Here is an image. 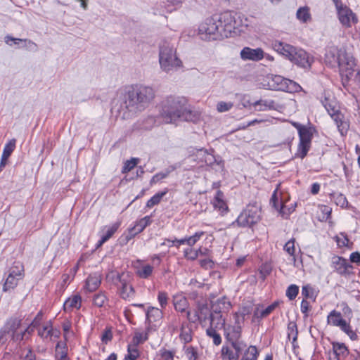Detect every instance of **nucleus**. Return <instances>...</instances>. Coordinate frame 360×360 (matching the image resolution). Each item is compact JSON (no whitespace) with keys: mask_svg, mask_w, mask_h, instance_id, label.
Listing matches in <instances>:
<instances>
[{"mask_svg":"<svg viewBox=\"0 0 360 360\" xmlns=\"http://www.w3.org/2000/svg\"><path fill=\"white\" fill-rule=\"evenodd\" d=\"M160 115L167 124H176L179 121L196 122L200 117L198 112L192 110L186 97L175 95L162 100Z\"/></svg>","mask_w":360,"mask_h":360,"instance_id":"obj_1","label":"nucleus"},{"mask_svg":"<svg viewBox=\"0 0 360 360\" xmlns=\"http://www.w3.org/2000/svg\"><path fill=\"white\" fill-rule=\"evenodd\" d=\"M236 27L235 17L226 11L207 18L199 27V34L204 40H217L231 37Z\"/></svg>","mask_w":360,"mask_h":360,"instance_id":"obj_2","label":"nucleus"},{"mask_svg":"<svg viewBox=\"0 0 360 360\" xmlns=\"http://www.w3.org/2000/svg\"><path fill=\"white\" fill-rule=\"evenodd\" d=\"M155 96V91L151 86L131 85L127 88L124 95V105L129 112H142L149 106Z\"/></svg>","mask_w":360,"mask_h":360,"instance_id":"obj_3","label":"nucleus"},{"mask_svg":"<svg viewBox=\"0 0 360 360\" xmlns=\"http://www.w3.org/2000/svg\"><path fill=\"white\" fill-rule=\"evenodd\" d=\"M325 63L330 68H338L342 77L349 80L354 75L355 70V60L343 49L335 46H331L326 50L325 54Z\"/></svg>","mask_w":360,"mask_h":360,"instance_id":"obj_4","label":"nucleus"},{"mask_svg":"<svg viewBox=\"0 0 360 360\" xmlns=\"http://www.w3.org/2000/svg\"><path fill=\"white\" fill-rule=\"evenodd\" d=\"M273 49L279 54L284 56L293 63L303 68H309L314 61L308 53L290 44L278 40L272 42Z\"/></svg>","mask_w":360,"mask_h":360,"instance_id":"obj_5","label":"nucleus"},{"mask_svg":"<svg viewBox=\"0 0 360 360\" xmlns=\"http://www.w3.org/2000/svg\"><path fill=\"white\" fill-rule=\"evenodd\" d=\"M159 63L161 69L165 72L176 70L182 66V61L177 57L174 45L164 40L160 45Z\"/></svg>","mask_w":360,"mask_h":360,"instance_id":"obj_6","label":"nucleus"},{"mask_svg":"<svg viewBox=\"0 0 360 360\" xmlns=\"http://www.w3.org/2000/svg\"><path fill=\"white\" fill-rule=\"evenodd\" d=\"M261 219V210L255 205H248L239 214L233 226L236 224L239 227H252L257 224Z\"/></svg>","mask_w":360,"mask_h":360,"instance_id":"obj_7","label":"nucleus"},{"mask_svg":"<svg viewBox=\"0 0 360 360\" xmlns=\"http://www.w3.org/2000/svg\"><path fill=\"white\" fill-rule=\"evenodd\" d=\"M327 323L328 325L340 328L352 340H356L358 339V335L352 330L349 322L343 319L340 311L335 309L332 310L327 316Z\"/></svg>","mask_w":360,"mask_h":360,"instance_id":"obj_8","label":"nucleus"},{"mask_svg":"<svg viewBox=\"0 0 360 360\" xmlns=\"http://www.w3.org/2000/svg\"><path fill=\"white\" fill-rule=\"evenodd\" d=\"M315 132L316 130L312 126H308L305 129L300 131L298 134L300 141L295 153L296 157L304 159L307 156L311 148L313 135Z\"/></svg>","mask_w":360,"mask_h":360,"instance_id":"obj_9","label":"nucleus"},{"mask_svg":"<svg viewBox=\"0 0 360 360\" xmlns=\"http://www.w3.org/2000/svg\"><path fill=\"white\" fill-rule=\"evenodd\" d=\"M247 345L224 343L220 352L221 360H238Z\"/></svg>","mask_w":360,"mask_h":360,"instance_id":"obj_10","label":"nucleus"},{"mask_svg":"<svg viewBox=\"0 0 360 360\" xmlns=\"http://www.w3.org/2000/svg\"><path fill=\"white\" fill-rule=\"evenodd\" d=\"M332 266L338 274L349 278L354 274L353 265L348 262L347 259L340 256H334L332 258Z\"/></svg>","mask_w":360,"mask_h":360,"instance_id":"obj_11","label":"nucleus"},{"mask_svg":"<svg viewBox=\"0 0 360 360\" xmlns=\"http://www.w3.org/2000/svg\"><path fill=\"white\" fill-rule=\"evenodd\" d=\"M224 343L237 344L240 345H247L246 343L241 340L242 327L241 326L227 325L224 327Z\"/></svg>","mask_w":360,"mask_h":360,"instance_id":"obj_12","label":"nucleus"},{"mask_svg":"<svg viewBox=\"0 0 360 360\" xmlns=\"http://www.w3.org/2000/svg\"><path fill=\"white\" fill-rule=\"evenodd\" d=\"M338 15L340 23L346 27H350L357 22V17L352 11L347 6H343L337 9Z\"/></svg>","mask_w":360,"mask_h":360,"instance_id":"obj_13","label":"nucleus"},{"mask_svg":"<svg viewBox=\"0 0 360 360\" xmlns=\"http://www.w3.org/2000/svg\"><path fill=\"white\" fill-rule=\"evenodd\" d=\"M331 345L334 356L329 360H345L348 356L349 350L345 343L333 342Z\"/></svg>","mask_w":360,"mask_h":360,"instance_id":"obj_14","label":"nucleus"},{"mask_svg":"<svg viewBox=\"0 0 360 360\" xmlns=\"http://www.w3.org/2000/svg\"><path fill=\"white\" fill-rule=\"evenodd\" d=\"M240 57L244 60L258 61L264 58V51L260 48L253 49L250 47H244L240 51Z\"/></svg>","mask_w":360,"mask_h":360,"instance_id":"obj_15","label":"nucleus"},{"mask_svg":"<svg viewBox=\"0 0 360 360\" xmlns=\"http://www.w3.org/2000/svg\"><path fill=\"white\" fill-rule=\"evenodd\" d=\"M231 308V302L226 297H223L212 303L210 311L216 314H227Z\"/></svg>","mask_w":360,"mask_h":360,"instance_id":"obj_16","label":"nucleus"},{"mask_svg":"<svg viewBox=\"0 0 360 360\" xmlns=\"http://www.w3.org/2000/svg\"><path fill=\"white\" fill-rule=\"evenodd\" d=\"M122 275L119 273L116 274L114 278L115 282H119L121 284L120 296L122 299L127 300L134 294V290L131 285L128 284L122 278Z\"/></svg>","mask_w":360,"mask_h":360,"instance_id":"obj_17","label":"nucleus"},{"mask_svg":"<svg viewBox=\"0 0 360 360\" xmlns=\"http://www.w3.org/2000/svg\"><path fill=\"white\" fill-rule=\"evenodd\" d=\"M172 302L174 309L177 312L186 314L189 310V302L186 297L181 294L174 295Z\"/></svg>","mask_w":360,"mask_h":360,"instance_id":"obj_18","label":"nucleus"},{"mask_svg":"<svg viewBox=\"0 0 360 360\" xmlns=\"http://www.w3.org/2000/svg\"><path fill=\"white\" fill-rule=\"evenodd\" d=\"M151 222L152 220L150 216H146L137 221L135 225L129 229V236H127V238H131L138 233L142 232L146 226L151 224Z\"/></svg>","mask_w":360,"mask_h":360,"instance_id":"obj_19","label":"nucleus"},{"mask_svg":"<svg viewBox=\"0 0 360 360\" xmlns=\"http://www.w3.org/2000/svg\"><path fill=\"white\" fill-rule=\"evenodd\" d=\"M101 283V275L98 273L90 274L86 280L85 287L89 292L97 290Z\"/></svg>","mask_w":360,"mask_h":360,"instance_id":"obj_20","label":"nucleus"},{"mask_svg":"<svg viewBox=\"0 0 360 360\" xmlns=\"http://www.w3.org/2000/svg\"><path fill=\"white\" fill-rule=\"evenodd\" d=\"M15 148V139H11L7 143L4 148L1 162H0V170H1L6 165L7 160L9 156L11 155Z\"/></svg>","mask_w":360,"mask_h":360,"instance_id":"obj_21","label":"nucleus"},{"mask_svg":"<svg viewBox=\"0 0 360 360\" xmlns=\"http://www.w3.org/2000/svg\"><path fill=\"white\" fill-rule=\"evenodd\" d=\"M4 40H5V42L10 46L12 45L11 44H10V41H13L14 44H18L19 42H24L25 44L23 46V47L26 48L27 50L32 51H37V45L34 42H33L29 39H18V38H14L10 35H7L5 37Z\"/></svg>","mask_w":360,"mask_h":360,"instance_id":"obj_22","label":"nucleus"},{"mask_svg":"<svg viewBox=\"0 0 360 360\" xmlns=\"http://www.w3.org/2000/svg\"><path fill=\"white\" fill-rule=\"evenodd\" d=\"M224 197L223 192L218 190L213 200L214 207L221 213H224L228 210V206L224 200Z\"/></svg>","mask_w":360,"mask_h":360,"instance_id":"obj_23","label":"nucleus"},{"mask_svg":"<svg viewBox=\"0 0 360 360\" xmlns=\"http://www.w3.org/2000/svg\"><path fill=\"white\" fill-rule=\"evenodd\" d=\"M278 305V302H274L264 309H260L259 306L255 308L253 313L254 319H261L269 315Z\"/></svg>","mask_w":360,"mask_h":360,"instance_id":"obj_24","label":"nucleus"},{"mask_svg":"<svg viewBox=\"0 0 360 360\" xmlns=\"http://www.w3.org/2000/svg\"><path fill=\"white\" fill-rule=\"evenodd\" d=\"M20 326L21 319L16 317H11L6 321L2 329L9 335L18 331Z\"/></svg>","mask_w":360,"mask_h":360,"instance_id":"obj_25","label":"nucleus"},{"mask_svg":"<svg viewBox=\"0 0 360 360\" xmlns=\"http://www.w3.org/2000/svg\"><path fill=\"white\" fill-rule=\"evenodd\" d=\"M330 117L335 122L340 132L343 134L346 132L349 128L348 123L344 120V115L340 112V110L335 112L334 115H331Z\"/></svg>","mask_w":360,"mask_h":360,"instance_id":"obj_26","label":"nucleus"},{"mask_svg":"<svg viewBox=\"0 0 360 360\" xmlns=\"http://www.w3.org/2000/svg\"><path fill=\"white\" fill-rule=\"evenodd\" d=\"M82 304V297L79 295H75L69 297L63 304V309L65 311H69L74 308L79 309Z\"/></svg>","mask_w":360,"mask_h":360,"instance_id":"obj_27","label":"nucleus"},{"mask_svg":"<svg viewBox=\"0 0 360 360\" xmlns=\"http://www.w3.org/2000/svg\"><path fill=\"white\" fill-rule=\"evenodd\" d=\"M162 312L160 309L156 307H150L146 311V323L149 325L155 321L161 319Z\"/></svg>","mask_w":360,"mask_h":360,"instance_id":"obj_28","label":"nucleus"},{"mask_svg":"<svg viewBox=\"0 0 360 360\" xmlns=\"http://www.w3.org/2000/svg\"><path fill=\"white\" fill-rule=\"evenodd\" d=\"M179 338L184 343H188L192 340V330L189 328L188 323H182Z\"/></svg>","mask_w":360,"mask_h":360,"instance_id":"obj_29","label":"nucleus"},{"mask_svg":"<svg viewBox=\"0 0 360 360\" xmlns=\"http://www.w3.org/2000/svg\"><path fill=\"white\" fill-rule=\"evenodd\" d=\"M287 78L280 75H274L272 77L271 86L278 91H284L286 84Z\"/></svg>","mask_w":360,"mask_h":360,"instance_id":"obj_30","label":"nucleus"},{"mask_svg":"<svg viewBox=\"0 0 360 360\" xmlns=\"http://www.w3.org/2000/svg\"><path fill=\"white\" fill-rule=\"evenodd\" d=\"M224 314H222V313L216 314V313H214L212 311H210V326H212L214 324H216V327H217L218 326L224 327L226 319L224 316Z\"/></svg>","mask_w":360,"mask_h":360,"instance_id":"obj_31","label":"nucleus"},{"mask_svg":"<svg viewBox=\"0 0 360 360\" xmlns=\"http://www.w3.org/2000/svg\"><path fill=\"white\" fill-rule=\"evenodd\" d=\"M120 226V222H116V223L113 224L111 226H109V227L105 226L102 229V232H103V234L101 236L103 237V240L108 241L114 235V233L117 231Z\"/></svg>","mask_w":360,"mask_h":360,"instance_id":"obj_32","label":"nucleus"},{"mask_svg":"<svg viewBox=\"0 0 360 360\" xmlns=\"http://www.w3.org/2000/svg\"><path fill=\"white\" fill-rule=\"evenodd\" d=\"M297 336H298V330H297V324L294 321H290L288 324V338L289 340H290V338H292V343L294 347H295V342L297 340Z\"/></svg>","mask_w":360,"mask_h":360,"instance_id":"obj_33","label":"nucleus"},{"mask_svg":"<svg viewBox=\"0 0 360 360\" xmlns=\"http://www.w3.org/2000/svg\"><path fill=\"white\" fill-rule=\"evenodd\" d=\"M259 352L257 347L253 345H250L245 351L241 360H257Z\"/></svg>","mask_w":360,"mask_h":360,"instance_id":"obj_34","label":"nucleus"},{"mask_svg":"<svg viewBox=\"0 0 360 360\" xmlns=\"http://www.w3.org/2000/svg\"><path fill=\"white\" fill-rule=\"evenodd\" d=\"M56 354L59 360H69L65 343L58 342L56 347Z\"/></svg>","mask_w":360,"mask_h":360,"instance_id":"obj_35","label":"nucleus"},{"mask_svg":"<svg viewBox=\"0 0 360 360\" xmlns=\"http://www.w3.org/2000/svg\"><path fill=\"white\" fill-rule=\"evenodd\" d=\"M297 18L302 22H307L311 20V14L308 7L300 8L296 13Z\"/></svg>","mask_w":360,"mask_h":360,"instance_id":"obj_36","label":"nucleus"},{"mask_svg":"<svg viewBox=\"0 0 360 360\" xmlns=\"http://www.w3.org/2000/svg\"><path fill=\"white\" fill-rule=\"evenodd\" d=\"M168 190L167 188H165V191L159 192L154 195L151 198H150L147 203L146 206L148 207H153V206L159 204L162 200V198L167 193Z\"/></svg>","mask_w":360,"mask_h":360,"instance_id":"obj_37","label":"nucleus"},{"mask_svg":"<svg viewBox=\"0 0 360 360\" xmlns=\"http://www.w3.org/2000/svg\"><path fill=\"white\" fill-rule=\"evenodd\" d=\"M18 278H16L13 274H9L3 286V290L6 292L13 289L18 285Z\"/></svg>","mask_w":360,"mask_h":360,"instance_id":"obj_38","label":"nucleus"},{"mask_svg":"<svg viewBox=\"0 0 360 360\" xmlns=\"http://www.w3.org/2000/svg\"><path fill=\"white\" fill-rule=\"evenodd\" d=\"M174 170V167L167 169L165 172H161L155 174L150 181V184H155L162 179L167 178L169 174Z\"/></svg>","mask_w":360,"mask_h":360,"instance_id":"obj_39","label":"nucleus"},{"mask_svg":"<svg viewBox=\"0 0 360 360\" xmlns=\"http://www.w3.org/2000/svg\"><path fill=\"white\" fill-rule=\"evenodd\" d=\"M206 334L208 337L212 338L214 345L218 346L221 343V335L216 331L213 326H210L208 328H207Z\"/></svg>","mask_w":360,"mask_h":360,"instance_id":"obj_40","label":"nucleus"},{"mask_svg":"<svg viewBox=\"0 0 360 360\" xmlns=\"http://www.w3.org/2000/svg\"><path fill=\"white\" fill-rule=\"evenodd\" d=\"M322 103L330 115H334L335 112L339 110L335 102L330 101L327 98H326L324 101H322Z\"/></svg>","mask_w":360,"mask_h":360,"instance_id":"obj_41","label":"nucleus"},{"mask_svg":"<svg viewBox=\"0 0 360 360\" xmlns=\"http://www.w3.org/2000/svg\"><path fill=\"white\" fill-rule=\"evenodd\" d=\"M107 300L108 298L106 295L103 292H100L94 296L93 303L98 307H102L105 305Z\"/></svg>","mask_w":360,"mask_h":360,"instance_id":"obj_42","label":"nucleus"},{"mask_svg":"<svg viewBox=\"0 0 360 360\" xmlns=\"http://www.w3.org/2000/svg\"><path fill=\"white\" fill-rule=\"evenodd\" d=\"M153 271V267L147 264L138 269L136 274L141 278H148L152 274Z\"/></svg>","mask_w":360,"mask_h":360,"instance_id":"obj_43","label":"nucleus"},{"mask_svg":"<svg viewBox=\"0 0 360 360\" xmlns=\"http://www.w3.org/2000/svg\"><path fill=\"white\" fill-rule=\"evenodd\" d=\"M139 162V159L136 158H132L130 160H127L124 162V165L122 167V173H123V174L128 173L129 172H130L131 169H133L136 166V165L138 164Z\"/></svg>","mask_w":360,"mask_h":360,"instance_id":"obj_44","label":"nucleus"},{"mask_svg":"<svg viewBox=\"0 0 360 360\" xmlns=\"http://www.w3.org/2000/svg\"><path fill=\"white\" fill-rule=\"evenodd\" d=\"M285 86H285L283 91L298 92L302 89V87L300 84L289 79H287Z\"/></svg>","mask_w":360,"mask_h":360,"instance_id":"obj_45","label":"nucleus"},{"mask_svg":"<svg viewBox=\"0 0 360 360\" xmlns=\"http://www.w3.org/2000/svg\"><path fill=\"white\" fill-rule=\"evenodd\" d=\"M302 295L304 297L305 300L309 298L315 301V299L316 297L314 289L309 285H304L302 287Z\"/></svg>","mask_w":360,"mask_h":360,"instance_id":"obj_46","label":"nucleus"},{"mask_svg":"<svg viewBox=\"0 0 360 360\" xmlns=\"http://www.w3.org/2000/svg\"><path fill=\"white\" fill-rule=\"evenodd\" d=\"M185 354L188 360H197L199 357L198 349L193 346L185 347Z\"/></svg>","mask_w":360,"mask_h":360,"instance_id":"obj_47","label":"nucleus"},{"mask_svg":"<svg viewBox=\"0 0 360 360\" xmlns=\"http://www.w3.org/2000/svg\"><path fill=\"white\" fill-rule=\"evenodd\" d=\"M299 292V287L297 285L292 284L288 286L286 290V296L290 300H294Z\"/></svg>","mask_w":360,"mask_h":360,"instance_id":"obj_48","label":"nucleus"},{"mask_svg":"<svg viewBox=\"0 0 360 360\" xmlns=\"http://www.w3.org/2000/svg\"><path fill=\"white\" fill-rule=\"evenodd\" d=\"M148 340V334L142 333L139 332H136L133 338H132V344L138 346L140 344L143 343L145 341Z\"/></svg>","mask_w":360,"mask_h":360,"instance_id":"obj_49","label":"nucleus"},{"mask_svg":"<svg viewBox=\"0 0 360 360\" xmlns=\"http://www.w3.org/2000/svg\"><path fill=\"white\" fill-rule=\"evenodd\" d=\"M186 316L187 320L189 323H195L196 322L202 323V316L199 314L198 311H195V312L192 314L191 311L188 310L186 313Z\"/></svg>","mask_w":360,"mask_h":360,"instance_id":"obj_50","label":"nucleus"},{"mask_svg":"<svg viewBox=\"0 0 360 360\" xmlns=\"http://www.w3.org/2000/svg\"><path fill=\"white\" fill-rule=\"evenodd\" d=\"M204 235V232L203 231H199V232H196L194 235L191 236H189V237H186V243L192 247L193 245H194L199 240L200 238Z\"/></svg>","mask_w":360,"mask_h":360,"instance_id":"obj_51","label":"nucleus"},{"mask_svg":"<svg viewBox=\"0 0 360 360\" xmlns=\"http://www.w3.org/2000/svg\"><path fill=\"white\" fill-rule=\"evenodd\" d=\"M195 311H198L199 314L202 316V320L203 321H205L207 319V316L210 311L207 304L203 303H198Z\"/></svg>","mask_w":360,"mask_h":360,"instance_id":"obj_52","label":"nucleus"},{"mask_svg":"<svg viewBox=\"0 0 360 360\" xmlns=\"http://www.w3.org/2000/svg\"><path fill=\"white\" fill-rule=\"evenodd\" d=\"M39 335L42 338H48L49 336L53 335V332L51 323L46 325L39 330Z\"/></svg>","mask_w":360,"mask_h":360,"instance_id":"obj_53","label":"nucleus"},{"mask_svg":"<svg viewBox=\"0 0 360 360\" xmlns=\"http://www.w3.org/2000/svg\"><path fill=\"white\" fill-rule=\"evenodd\" d=\"M22 271H23V266L19 262H14L13 266L11 268L9 274H13L17 278V276L21 278Z\"/></svg>","mask_w":360,"mask_h":360,"instance_id":"obj_54","label":"nucleus"},{"mask_svg":"<svg viewBox=\"0 0 360 360\" xmlns=\"http://www.w3.org/2000/svg\"><path fill=\"white\" fill-rule=\"evenodd\" d=\"M200 152H203L204 162L207 165H212L215 162V157L209 153L206 150L201 149Z\"/></svg>","mask_w":360,"mask_h":360,"instance_id":"obj_55","label":"nucleus"},{"mask_svg":"<svg viewBox=\"0 0 360 360\" xmlns=\"http://www.w3.org/2000/svg\"><path fill=\"white\" fill-rule=\"evenodd\" d=\"M175 352L162 348L160 350V355L162 360H174Z\"/></svg>","mask_w":360,"mask_h":360,"instance_id":"obj_56","label":"nucleus"},{"mask_svg":"<svg viewBox=\"0 0 360 360\" xmlns=\"http://www.w3.org/2000/svg\"><path fill=\"white\" fill-rule=\"evenodd\" d=\"M233 106V104L231 102L226 103V102L221 101L217 103V110L219 112H227L230 109H231Z\"/></svg>","mask_w":360,"mask_h":360,"instance_id":"obj_57","label":"nucleus"},{"mask_svg":"<svg viewBox=\"0 0 360 360\" xmlns=\"http://www.w3.org/2000/svg\"><path fill=\"white\" fill-rule=\"evenodd\" d=\"M158 300L162 308H165L167 305L168 295L166 292L160 291L158 292Z\"/></svg>","mask_w":360,"mask_h":360,"instance_id":"obj_58","label":"nucleus"},{"mask_svg":"<svg viewBox=\"0 0 360 360\" xmlns=\"http://www.w3.org/2000/svg\"><path fill=\"white\" fill-rule=\"evenodd\" d=\"M184 257L188 260H195L198 257V253L196 250L192 248H187L184 252Z\"/></svg>","mask_w":360,"mask_h":360,"instance_id":"obj_59","label":"nucleus"},{"mask_svg":"<svg viewBox=\"0 0 360 360\" xmlns=\"http://www.w3.org/2000/svg\"><path fill=\"white\" fill-rule=\"evenodd\" d=\"M311 309V307L310 306L309 302L305 299L302 300L301 302L300 310L302 313L304 314L305 318L309 316V311Z\"/></svg>","mask_w":360,"mask_h":360,"instance_id":"obj_60","label":"nucleus"},{"mask_svg":"<svg viewBox=\"0 0 360 360\" xmlns=\"http://www.w3.org/2000/svg\"><path fill=\"white\" fill-rule=\"evenodd\" d=\"M335 202L337 205H339L341 207H346L348 203L346 197L341 193L338 194L335 197Z\"/></svg>","mask_w":360,"mask_h":360,"instance_id":"obj_61","label":"nucleus"},{"mask_svg":"<svg viewBox=\"0 0 360 360\" xmlns=\"http://www.w3.org/2000/svg\"><path fill=\"white\" fill-rule=\"evenodd\" d=\"M127 356L138 358L139 356V352L137 346L134 345H129L127 347Z\"/></svg>","mask_w":360,"mask_h":360,"instance_id":"obj_62","label":"nucleus"},{"mask_svg":"<svg viewBox=\"0 0 360 360\" xmlns=\"http://www.w3.org/2000/svg\"><path fill=\"white\" fill-rule=\"evenodd\" d=\"M284 250L290 255H293L295 254V243L294 240H288L284 245Z\"/></svg>","mask_w":360,"mask_h":360,"instance_id":"obj_63","label":"nucleus"},{"mask_svg":"<svg viewBox=\"0 0 360 360\" xmlns=\"http://www.w3.org/2000/svg\"><path fill=\"white\" fill-rule=\"evenodd\" d=\"M112 339V333L110 329L105 330L101 336V340L103 343L108 344Z\"/></svg>","mask_w":360,"mask_h":360,"instance_id":"obj_64","label":"nucleus"}]
</instances>
